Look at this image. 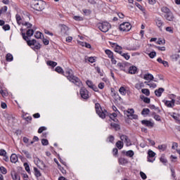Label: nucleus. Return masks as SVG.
Segmentation results:
<instances>
[{
	"label": "nucleus",
	"instance_id": "nucleus-28",
	"mask_svg": "<svg viewBox=\"0 0 180 180\" xmlns=\"http://www.w3.org/2000/svg\"><path fill=\"white\" fill-rule=\"evenodd\" d=\"M105 54H107V56H108L109 58H113V52H112L109 49H106L105 51Z\"/></svg>",
	"mask_w": 180,
	"mask_h": 180
},
{
	"label": "nucleus",
	"instance_id": "nucleus-50",
	"mask_svg": "<svg viewBox=\"0 0 180 180\" xmlns=\"http://www.w3.org/2000/svg\"><path fill=\"white\" fill-rule=\"evenodd\" d=\"M145 84H146V85H148L150 88H157V84H155V83L148 84L147 82H145Z\"/></svg>",
	"mask_w": 180,
	"mask_h": 180
},
{
	"label": "nucleus",
	"instance_id": "nucleus-25",
	"mask_svg": "<svg viewBox=\"0 0 180 180\" xmlns=\"http://www.w3.org/2000/svg\"><path fill=\"white\" fill-rule=\"evenodd\" d=\"M156 25L158 27H162V25H164V22H162V20L158 18L156 19Z\"/></svg>",
	"mask_w": 180,
	"mask_h": 180
},
{
	"label": "nucleus",
	"instance_id": "nucleus-20",
	"mask_svg": "<svg viewBox=\"0 0 180 180\" xmlns=\"http://www.w3.org/2000/svg\"><path fill=\"white\" fill-rule=\"evenodd\" d=\"M34 172L36 178H40V176H41V173L40 172V170L37 169V167H34Z\"/></svg>",
	"mask_w": 180,
	"mask_h": 180
},
{
	"label": "nucleus",
	"instance_id": "nucleus-41",
	"mask_svg": "<svg viewBox=\"0 0 180 180\" xmlns=\"http://www.w3.org/2000/svg\"><path fill=\"white\" fill-rule=\"evenodd\" d=\"M150 113V109L148 108H143L142 112H141V115H148Z\"/></svg>",
	"mask_w": 180,
	"mask_h": 180
},
{
	"label": "nucleus",
	"instance_id": "nucleus-5",
	"mask_svg": "<svg viewBox=\"0 0 180 180\" xmlns=\"http://www.w3.org/2000/svg\"><path fill=\"white\" fill-rule=\"evenodd\" d=\"M95 109L99 117H101V119H105V117H106V111L104 112L103 110H102L101 104L96 103L95 104Z\"/></svg>",
	"mask_w": 180,
	"mask_h": 180
},
{
	"label": "nucleus",
	"instance_id": "nucleus-34",
	"mask_svg": "<svg viewBox=\"0 0 180 180\" xmlns=\"http://www.w3.org/2000/svg\"><path fill=\"white\" fill-rule=\"evenodd\" d=\"M6 61H12L13 60V56L11 53H8L6 56Z\"/></svg>",
	"mask_w": 180,
	"mask_h": 180
},
{
	"label": "nucleus",
	"instance_id": "nucleus-38",
	"mask_svg": "<svg viewBox=\"0 0 180 180\" xmlns=\"http://www.w3.org/2000/svg\"><path fill=\"white\" fill-rule=\"evenodd\" d=\"M127 157H133L134 155V152L133 150H128L126 152Z\"/></svg>",
	"mask_w": 180,
	"mask_h": 180
},
{
	"label": "nucleus",
	"instance_id": "nucleus-52",
	"mask_svg": "<svg viewBox=\"0 0 180 180\" xmlns=\"http://www.w3.org/2000/svg\"><path fill=\"white\" fill-rule=\"evenodd\" d=\"M88 61L89 63H91V64H92V63H95V61H96V59L95 58V57L91 56V57L89 58Z\"/></svg>",
	"mask_w": 180,
	"mask_h": 180
},
{
	"label": "nucleus",
	"instance_id": "nucleus-55",
	"mask_svg": "<svg viewBox=\"0 0 180 180\" xmlns=\"http://www.w3.org/2000/svg\"><path fill=\"white\" fill-rule=\"evenodd\" d=\"M41 144L42 146H49V141L47 139H42Z\"/></svg>",
	"mask_w": 180,
	"mask_h": 180
},
{
	"label": "nucleus",
	"instance_id": "nucleus-37",
	"mask_svg": "<svg viewBox=\"0 0 180 180\" xmlns=\"http://www.w3.org/2000/svg\"><path fill=\"white\" fill-rule=\"evenodd\" d=\"M136 6L140 11H143V13H146V8H144L141 5H140L139 3H136Z\"/></svg>",
	"mask_w": 180,
	"mask_h": 180
},
{
	"label": "nucleus",
	"instance_id": "nucleus-42",
	"mask_svg": "<svg viewBox=\"0 0 180 180\" xmlns=\"http://www.w3.org/2000/svg\"><path fill=\"white\" fill-rule=\"evenodd\" d=\"M41 36H43V33L40 32H37L35 33L34 37L36 39H41Z\"/></svg>",
	"mask_w": 180,
	"mask_h": 180
},
{
	"label": "nucleus",
	"instance_id": "nucleus-36",
	"mask_svg": "<svg viewBox=\"0 0 180 180\" xmlns=\"http://www.w3.org/2000/svg\"><path fill=\"white\" fill-rule=\"evenodd\" d=\"M22 26H26L27 29L32 28V24L27 21H24V23H22Z\"/></svg>",
	"mask_w": 180,
	"mask_h": 180
},
{
	"label": "nucleus",
	"instance_id": "nucleus-48",
	"mask_svg": "<svg viewBox=\"0 0 180 180\" xmlns=\"http://www.w3.org/2000/svg\"><path fill=\"white\" fill-rule=\"evenodd\" d=\"M155 56H157V53H155V51H152L148 53V56L150 57V58H154Z\"/></svg>",
	"mask_w": 180,
	"mask_h": 180
},
{
	"label": "nucleus",
	"instance_id": "nucleus-54",
	"mask_svg": "<svg viewBox=\"0 0 180 180\" xmlns=\"http://www.w3.org/2000/svg\"><path fill=\"white\" fill-rule=\"evenodd\" d=\"M129 138L127 137V136L126 135H121L120 136V140H122V141L125 142L126 140H127Z\"/></svg>",
	"mask_w": 180,
	"mask_h": 180
},
{
	"label": "nucleus",
	"instance_id": "nucleus-51",
	"mask_svg": "<svg viewBox=\"0 0 180 180\" xmlns=\"http://www.w3.org/2000/svg\"><path fill=\"white\" fill-rule=\"evenodd\" d=\"M127 113H129V116H131L134 113V109L133 108H129L127 110Z\"/></svg>",
	"mask_w": 180,
	"mask_h": 180
},
{
	"label": "nucleus",
	"instance_id": "nucleus-59",
	"mask_svg": "<svg viewBox=\"0 0 180 180\" xmlns=\"http://www.w3.org/2000/svg\"><path fill=\"white\" fill-rule=\"evenodd\" d=\"M140 175H141V177L142 178V179H147V175H146V174L144 172H141Z\"/></svg>",
	"mask_w": 180,
	"mask_h": 180
},
{
	"label": "nucleus",
	"instance_id": "nucleus-16",
	"mask_svg": "<svg viewBox=\"0 0 180 180\" xmlns=\"http://www.w3.org/2000/svg\"><path fill=\"white\" fill-rule=\"evenodd\" d=\"M11 177L13 180H20V176L15 172H11Z\"/></svg>",
	"mask_w": 180,
	"mask_h": 180
},
{
	"label": "nucleus",
	"instance_id": "nucleus-29",
	"mask_svg": "<svg viewBox=\"0 0 180 180\" xmlns=\"http://www.w3.org/2000/svg\"><path fill=\"white\" fill-rule=\"evenodd\" d=\"M46 64H47V65H50L51 67H53V68H54L57 65V63L52 61V60H48L46 62Z\"/></svg>",
	"mask_w": 180,
	"mask_h": 180
},
{
	"label": "nucleus",
	"instance_id": "nucleus-44",
	"mask_svg": "<svg viewBox=\"0 0 180 180\" xmlns=\"http://www.w3.org/2000/svg\"><path fill=\"white\" fill-rule=\"evenodd\" d=\"M24 167L25 168V171H27V172H28V174H30V167L29 166V164L24 163Z\"/></svg>",
	"mask_w": 180,
	"mask_h": 180
},
{
	"label": "nucleus",
	"instance_id": "nucleus-58",
	"mask_svg": "<svg viewBox=\"0 0 180 180\" xmlns=\"http://www.w3.org/2000/svg\"><path fill=\"white\" fill-rule=\"evenodd\" d=\"M82 45L84 47H86V49H91V45L86 42H82Z\"/></svg>",
	"mask_w": 180,
	"mask_h": 180
},
{
	"label": "nucleus",
	"instance_id": "nucleus-31",
	"mask_svg": "<svg viewBox=\"0 0 180 180\" xmlns=\"http://www.w3.org/2000/svg\"><path fill=\"white\" fill-rule=\"evenodd\" d=\"M115 146L119 150H122L123 148V143L121 141H118Z\"/></svg>",
	"mask_w": 180,
	"mask_h": 180
},
{
	"label": "nucleus",
	"instance_id": "nucleus-3",
	"mask_svg": "<svg viewBox=\"0 0 180 180\" xmlns=\"http://www.w3.org/2000/svg\"><path fill=\"white\" fill-rule=\"evenodd\" d=\"M32 5L36 11H43L46 8V2L43 0H34Z\"/></svg>",
	"mask_w": 180,
	"mask_h": 180
},
{
	"label": "nucleus",
	"instance_id": "nucleus-27",
	"mask_svg": "<svg viewBox=\"0 0 180 180\" xmlns=\"http://www.w3.org/2000/svg\"><path fill=\"white\" fill-rule=\"evenodd\" d=\"M144 86V83L143 82H139L135 84V88L136 89H138L140 91L141 89H142Z\"/></svg>",
	"mask_w": 180,
	"mask_h": 180
},
{
	"label": "nucleus",
	"instance_id": "nucleus-23",
	"mask_svg": "<svg viewBox=\"0 0 180 180\" xmlns=\"http://www.w3.org/2000/svg\"><path fill=\"white\" fill-rule=\"evenodd\" d=\"M21 153H22V154H25V157H27L29 160H31L32 155L30 154V153H29V151H27L26 150H22Z\"/></svg>",
	"mask_w": 180,
	"mask_h": 180
},
{
	"label": "nucleus",
	"instance_id": "nucleus-32",
	"mask_svg": "<svg viewBox=\"0 0 180 180\" xmlns=\"http://www.w3.org/2000/svg\"><path fill=\"white\" fill-rule=\"evenodd\" d=\"M141 92L146 96H150V90L148 89H142Z\"/></svg>",
	"mask_w": 180,
	"mask_h": 180
},
{
	"label": "nucleus",
	"instance_id": "nucleus-46",
	"mask_svg": "<svg viewBox=\"0 0 180 180\" xmlns=\"http://www.w3.org/2000/svg\"><path fill=\"white\" fill-rule=\"evenodd\" d=\"M3 116H4V117H5V119H7L8 120H9V119H11V115H9L6 112H3Z\"/></svg>",
	"mask_w": 180,
	"mask_h": 180
},
{
	"label": "nucleus",
	"instance_id": "nucleus-8",
	"mask_svg": "<svg viewBox=\"0 0 180 180\" xmlns=\"http://www.w3.org/2000/svg\"><path fill=\"white\" fill-rule=\"evenodd\" d=\"M60 34L64 37L68 36V34H70V28L65 25H61Z\"/></svg>",
	"mask_w": 180,
	"mask_h": 180
},
{
	"label": "nucleus",
	"instance_id": "nucleus-49",
	"mask_svg": "<svg viewBox=\"0 0 180 180\" xmlns=\"http://www.w3.org/2000/svg\"><path fill=\"white\" fill-rule=\"evenodd\" d=\"M125 58V60H129L130 59V56L128 53H124L122 52V53L120 55Z\"/></svg>",
	"mask_w": 180,
	"mask_h": 180
},
{
	"label": "nucleus",
	"instance_id": "nucleus-9",
	"mask_svg": "<svg viewBox=\"0 0 180 180\" xmlns=\"http://www.w3.org/2000/svg\"><path fill=\"white\" fill-rule=\"evenodd\" d=\"M162 102L166 105L167 108H174L175 106V100L172 99V101L163 100Z\"/></svg>",
	"mask_w": 180,
	"mask_h": 180
},
{
	"label": "nucleus",
	"instance_id": "nucleus-4",
	"mask_svg": "<svg viewBox=\"0 0 180 180\" xmlns=\"http://www.w3.org/2000/svg\"><path fill=\"white\" fill-rule=\"evenodd\" d=\"M98 27L99 30H101L103 33H106L107 32H109V30L110 29L111 26L109 22H99L98 24Z\"/></svg>",
	"mask_w": 180,
	"mask_h": 180
},
{
	"label": "nucleus",
	"instance_id": "nucleus-63",
	"mask_svg": "<svg viewBox=\"0 0 180 180\" xmlns=\"http://www.w3.org/2000/svg\"><path fill=\"white\" fill-rule=\"evenodd\" d=\"M4 30H11V26L9 25H5L3 26Z\"/></svg>",
	"mask_w": 180,
	"mask_h": 180
},
{
	"label": "nucleus",
	"instance_id": "nucleus-53",
	"mask_svg": "<svg viewBox=\"0 0 180 180\" xmlns=\"http://www.w3.org/2000/svg\"><path fill=\"white\" fill-rule=\"evenodd\" d=\"M166 32H168L169 33H174V28L172 27H166Z\"/></svg>",
	"mask_w": 180,
	"mask_h": 180
},
{
	"label": "nucleus",
	"instance_id": "nucleus-7",
	"mask_svg": "<svg viewBox=\"0 0 180 180\" xmlns=\"http://www.w3.org/2000/svg\"><path fill=\"white\" fill-rule=\"evenodd\" d=\"M131 29V25H130L129 22H123L120 25V30H121V32H129Z\"/></svg>",
	"mask_w": 180,
	"mask_h": 180
},
{
	"label": "nucleus",
	"instance_id": "nucleus-30",
	"mask_svg": "<svg viewBox=\"0 0 180 180\" xmlns=\"http://www.w3.org/2000/svg\"><path fill=\"white\" fill-rule=\"evenodd\" d=\"M158 148L160 151H165V150H167V145L166 144L159 145L158 146Z\"/></svg>",
	"mask_w": 180,
	"mask_h": 180
},
{
	"label": "nucleus",
	"instance_id": "nucleus-15",
	"mask_svg": "<svg viewBox=\"0 0 180 180\" xmlns=\"http://www.w3.org/2000/svg\"><path fill=\"white\" fill-rule=\"evenodd\" d=\"M143 79H146V81H153L154 79V76L150 73H148L144 75Z\"/></svg>",
	"mask_w": 180,
	"mask_h": 180
},
{
	"label": "nucleus",
	"instance_id": "nucleus-1",
	"mask_svg": "<svg viewBox=\"0 0 180 180\" xmlns=\"http://www.w3.org/2000/svg\"><path fill=\"white\" fill-rule=\"evenodd\" d=\"M20 32L22 38L24 39V40H25V41H27V45L30 46V47H31L32 50H39L41 45L40 44L36 43V39H29V37L26 36V34H25V32H23V28L20 29Z\"/></svg>",
	"mask_w": 180,
	"mask_h": 180
},
{
	"label": "nucleus",
	"instance_id": "nucleus-11",
	"mask_svg": "<svg viewBox=\"0 0 180 180\" xmlns=\"http://www.w3.org/2000/svg\"><path fill=\"white\" fill-rule=\"evenodd\" d=\"M117 115H119V112H112L110 114V119H111V120H113V122H115V123H117V122H119L117 118H116L117 117Z\"/></svg>",
	"mask_w": 180,
	"mask_h": 180
},
{
	"label": "nucleus",
	"instance_id": "nucleus-26",
	"mask_svg": "<svg viewBox=\"0 0 180 180\" xmlns=\"http://www.w3.org/2000/svg\"><path fill=\"white\" fill-rule=\"evenodd\" d=\"M122 46H119V45H117L116 46H115V51L116 52V53H118L119 54H122Z\"/></svg>",
	"mask_w": 180,
	"mask_h": 180
},
{
	"label": "nucleus",
	"instance_id": "nucleus-12",
	"mask_svg": "<svg viewBox=\"0 0 180 180\" xmlns=\"http://www.w3.org/2000/svg\"><path fill=\"white\" fill-rule=\"evenodd\" d=\"M15 19L18 25H23L25 20H23V18H22L19 14H16Z\"/></svg>",
	"mask_w": 180,
	"mask_h": 180
},
{
	"label": "nucleus",
	"instance_id": "nucleus-2",
	"mask_svg": "<svg viewBox=\"0 0 180 180\" xmlns=\"http://www.w3.org/2000/svg\"><path fill=\"white\" fill-rule=\"evenodd\" d=\"M65 76L67 77L68 79L70 82H72L73 84H75V85H77V86H81V85H82V82H81V80L78 77L72 75V70L70 69L66 70V72H65Z\"/></svg>",
	"mask_w": 180,
	"mask_h": 180
},
{
	"label": "nucleus",
	"instance_id": "nucleus-18",
	"mask_svg": "<svg viewBox=\"0 0 180 180\" xmlns=\"http://www.w3.org/2000/svg\"><path fill=\"white\" fill-rule=\"evenodd\" d=\"M11 162H13V164H16V162L18 160V155L16 154H12L11 158H10Z\"/></svg>",
	"mask_w": 180,
	"mask_h": 180
},
{
	"label": "nucleus",
	"instance_id": "nucleus-39",
	"mask_svg": "<svg viewBox=\"0 0 180 180\" xmlns=\"http://www.w3.org/2000/svg\"><path fill=\"white\" fill-rule=\"evenodd\" d=\"M148 158H154V157H155V153H154V151L151 150H148Z\"/></svg>",
	"mask_w": 180,
	"mask_h": 180
},
{
	"label": "nucleus",
	"instance_id": "nucleus-62",
	"mask_svg": "<svg viewBox=\"0 0 180 180\" xmlns=\"http://www.w3.org/2000/svg\"><path fill=\"white\" fill-rule=\"evenodd\" d=\"M143 102H144L145 103H150V98H148V97H144V98H143Z\"/></svg>",
	"mask_w": 180,
	"mask_h": 180
},
{
	"label": "nucleus",
	"instance_id": "nucleus-57",
	"mask_svg": "<svg viewBox=\"0 0 180 180\" xmlns=\"http://www.w3.org/2000/svg\"><path fill=\"white\" fill-rule=\"evenodd\" d=\"M108 140L110 143H113V141H115V137L110 135V136H108Z\"/></svg>",
	"mask_w": 180,
	"mask_h": 180
},
{
	"label": "nucleus",
	"instance_id": "nucleus-47",
	"mask_svg": "<svg viewBox=\"0 0 180 180\" xmlns=\"http://www.w3.org/2000/svg\"><path fill=\"white\" fill-rule=\"evenodd\" d=\"M117 67H119L120 70H121L122 71H124L125 65H123L122 63H117Z\"/></svg>",
	"mask_w": 180,
	"mask_h": 180
},
{
	"label": "nucleus",
	"instance_id": "nucleus-13",
	"mask_svg": "<svg viewBox=\"0 0 180 180\" xmlns=\"http://www.w3.org/2000/svg\"><path fill=\"white\" fill-rule=\"evenodd\" d=\"M141 123L142 124L146 126L147 127H153L154 126V124L148 120H142Z\"/></svg>",
	"mask_w": 180,
	"mask_h": 180
},
{
	"label": "nucleus",
	"instance_id": "nucleus-35",
	"mask_svg": "<svg viewBox=\"0 0 180 180\" xmlns=\"http://www.w3.org/2000/svg\"><path fill=\"white\" fill-rule=\"evenodd\" d=\"M55 71H56V72H58V74H63L64 72V71L63 70V68L60 66H57L55 68Z\"/></svg>",
	"mask_w": 180,
	"mask_h": 180
},
{
	"label": "nucleus",
	"instance_id": "nucleus-56",
	"mask_svg": "<svg viewBox=\"0 0 180 180\" xmlns=\"http://www.w3.org/2000/svg\"><path fill=\"white\" fill-rule=\"evenodd\" d=\"M0 94H1V95H2V96L4 98H5V96H8V92H6L4 90H0Z\"/></svg>",
	"mask_w": 180,
	"mask_h": 180
},
{
	"label": "nucleus",
	"instance_id": "nucleus-14",
	"mask_svg": "<svg viewBox=\"0 0 180 180\" xmlns=\"http://www.w3.org/2000/svg\"><path fill=\"white\" fill-rule=\"evenodd\" d=\"M86 85L88 86L89 88H91V89H94L96 92V86H95L94 84V83H92V82H91L90 80H87L86 82Z\"/></svg>",
	"mask_w": 180,
	"mask_h": 180
},
{
	"label": "nucleus",
	"instance_id": "nucleus-64",
	"mask_svg": "<svg viewBox=\"0 0 180 180\" xmlns=\"http://www.w3.org/2000/svg\"><path fill=\"white\" fill-rule=\"evenodd\" d=\"M160 162H162V164L165 165L167 162V159H165L164 157H161Z\"/></svg>",
	"mask_w": 180,
	"mask_h": 180
},
{
	"label": "nucleus",
	"instance_id": "nucleus-19",
	"mask_svg": "<svg viewBox=\"0 0 180 180\" xmlns=\"http://www.w3.org/2000/svg\"><path fill=\"white\" fill-rule=\"evenodd\" d=\"M34 30H36V29L34 27H33V29H29L27 31V37H32V36L34 34Z\"/></svg>",
	"mask_w": 180,
	"mask_h": 180
},
{
	"label": "nucleus",
	"instance_id": "nucleus-43",
	"mask_svg": "<svg viewBox=\"0 0 180 180\" xmlns=\"http://www.w3.org/2000/svg\"><path fill=\"white\" fill-rule=\"evenodd\" d=\"M171 58L173 61H177V60L179 58V54H174L171 56Z\"/></svg>",
	"mask_w": 180,
	"mask_h": 180
},
{
	"label": "nucleus",
	"instance_id": "nucleus-33",
	"mask_svg": "<svg viewBox=\"0 0 180 180\" xmlns=\"http://www.w3.org/2000/svg\"><path fill=\"white\" fill-rule=\"evenodd\" d=\"M120 94H121L123 96L126 95V89L123 86H121L119 89Z\"/></svg>",
	"mask_w": 180,
	"mask_h": 180
},
{
	"label": "nucleus",
	"instance_id": "nucleus-60",
	"mask_svg": "<svg viewBox=\"0 0 180 180\" xmlns=\"http://www.w3.org/2000/svg\"><path fill=\"white\" fill-rule=\"evenodd\" d=\"M163 39L159 38L158 41V44H165V40L162 41Z\"/></svg>",
	"mask_w": 180,
	"mask_h": 180
},
{
	"label": "nucleus",
	"instance_id": "nucleus-40",
	"mask_svg": "<svg viewBox=\"0 0 180 180\" xmlns=\"http://www.w3.org/2000/svg\"><path fill=\"white\" fill-rule=\"evenodd\" d=\"M161 11H162V12H163L164 13H166V15H167V13L171 12V11L169 10V8H168L167 7H162V8H161Z\"/></svg>",
	"mask_w": 180,
	"mask_h": 180
},
{
	"label": "nucleus",
	"instance_id": "nucleus-24",
	"mask_svg": "<svg viewBox=\"0 0 180 180\" xmlns=\"http://www.w3.org/2000/svg\"><path fill=\"white\" fill-rule=\"evenodd\" d=\"M111 127H112V129H115V130H120V126L119 125V124H116L115 122H112L110 124Z\"/></svg>",
	"mask_w": 180,
	"mask_h": 180
},
{
	"label": "nucleus",
	"instance_id": "nucleus-45",
	"mask_svg": "<svg viewBox=\"0 0 180 180\" xmlns=\"http://www.w3.org/2000/svg\"><path fill=\"white\" fill-rule=\"evenodd\" d=\"M0 172L4 175H5L6 174V172H8V171L6 170V168L4 167L3 166L0 167Z\"/></svg>",
	"mask_w": 180,
	"mask_h": 180
},
{
	"label": "nucleus",
	"instance_id": "nucleus-17",
	"mask_svg": "<svg viewBox=\"0 0 180 180\" xmlns=\"http://www.w3.org/2000/svg\"><path fill=\"white\" fill-rule=\"evenodd\" d=\"M165 89L164 88H159L158 89H156L155 91V95L160 97L161 95H162V92H164Z\"/></svg>",
	"mask_w": 180,
	"mask_h": 180
},
{
	"label": "nucleus",
	"instance_id": "nucleus-6",
	"mask_svg": "<svg viewBox=\"0 0 180 180\" xmlns=\"http://www.w3.org/2000/svg\"><path fill=\"white\" fill-rule=\"evenodd\" d=\"M79 94L82 99H89V91L85 87H82L79 91Z\"/></svg>",
	"mask_w": 180,
	"mask_h": 180
},
{
	"label": "nucleus",
	"instance_id": "nucleus-10",
	"mask_svg": "<svg viewBox=\"0 0 180 180\" xmlns=\"http://www.w3.org/2000/svg\"><path fill=\"white\" fill-rule=\"evenodd\" d=\"M165 18L167 20H169V22H172V20H174V14H172V12L169 11L165 15Z\"/></svg>",
	"mask_w": 180,
	"mask_h": 180
},
{
	"label": "nucleus",
	"instance_id": "nucleus-61",
	"mask_svg": "<svg viewBox=\"0 0 180 180\" xmlns=\"http://www.w3.org/2000/svg\"><path fill=\"white\" fill-rule=\"evenodd\" d=\"M44 130H46V128L45 127H41L38 129V133L41 134V132L44 131Z\"/></svg>",
	"mask_w": 180,
	"mask_h": 180
},
{
	"label": "nucleus",
	"instance_id": "nucleus-22",
	"mask_svg": "<svg viewBox=\"0 0 180 180\" xmlns=\"http://www.w3.org/2000/svg\"><path fill=\"white\" fill-rule=\"evenodd\" d=\"M119 162L121 165H125V164H127L129 162V160L127 159L124 158H120L119 159Z\"/></svg>",
	"mask_w": 180,
	"mask_h": 180
},
{
	"label": "nucleus",
	"instance_id": "nucleus-21",
	"mask_svg": "<svg viewBox=\"0 0 180 180\" xmlns=\"http://www.w3.org/2000/svg\"><path fill=\"white\" fill-rule=\"evenodd\" d=\"M137 72V68L136 66H131L129 68V74H135Z\"/></svg>",
	"mask_w": 180,
	"mask_h": 180
}]
</instances>
